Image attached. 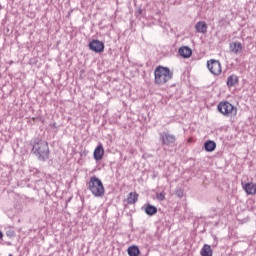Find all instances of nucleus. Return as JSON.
Here are the masks:
<instances>
[{
  "label": "nucleus",
  "mask_w": 256,
  "mask_h": 256,
  "mask_svg": "<svg viewBox=\"0 0 256 256\" xmlns=\"http://www.w3.org/2000/svg\"><path fill=\"white\" fill-rule=\"evenodd\" d=\"M31 153L37 157L38 161L45 163L49 159V144L46 141L38 140L32 144Z\"/></svg>",
  "instance_id": "nucleus-1"
},
{
  "label": "nucleus",
  "mask_w": 256,
  "mask_h": 256,
  "mask_svg": "<svg viewBox=\"0 0 256 256\" xmlns=\"http://www.w3.org/2000/svg\"><path fill=\"white\" fill-rule=\"evenodd\" d=\"M173 79V72L169 67L158 66L154 70V83L155 85H165L168 81Z\"/></svg>",
  "instance_id": "nucleus-2"
},
{
  "label": "nucleus",
  "mask_w": 256,
  "mask_h": 256,
  "mask_svg": "<svg viewBox=\"0 0 256 256\" xmlns=\"http://www.w3.org/2000/svg\"><path fill=\"white\" fill-rule=\"evenodd\" d=\"M87 189H89L94 197H103L105 195L103 182L97 176L90 178V181L87 183Z\"/></svg>",
  "instance_id": "nucleus-3"
},
{
  "label": "nucleus",
  "mask_w": 256,
  "mask_h": 256,
  "mask_svg": "<svg viewBox=\"0 0 256 256\" xmlns=\"http://www.w3.org/2000/svg\"><path fill=\"white\" fill-rule=\"evenodd\" d=\"M217 109L224 117H231V115H237V108L228 101L220 102Z\"/></svg>",
  "instance_id": "nucleus-4"
},
{
  "label": "nucleus",
  "mask_w": 256,
  "mask_h": 256,
  "mask_svg": "<svg viewBox=\"0 0 256 256\" xmlns=\"http://www.w3.org/2000/svg\"><path fill=\"white\" fill-rule=\"evenodd\" d=\"M159 141L164 147H175L177 143V137L169 132H160Z\"/></svg>",
  "instance_id": "nucleus-5"
},
{
  "label": "nucleus",
  "mask_w": 256,
  "mask_h": 256,
  "mask_svg": "<svg viewBox=\"0 0 256 256\" xmlns=\"http://www.w3.org/2000/svg\"><path fill=\"white\" fill-rule=\"evenodd\" d=\"M207 69L212 75H221V62L215 59L208 60Z\"/></svg>",
  "instance_id": "nucleus-6"
},
{
  "label": "nucleus",
  "mask_w": 256,
  "mask_h": 256,
  "mask_svg": "<svg viewBox=\"0 0 256 256\" xmlns=\"http://www.w3.org/2000/svg\"><path fill=\"white\" fill-rule=\"evenodd\" d=\"M88 47L90 51H94V53H103L105 50V44L102 41L99 40H92Z\"/></svg>",
  "instance_id": "nucleus-7"
},
{
  "label": "nucleus",
  "mask_w": 256,
  "mask_h": 256,
  "mask_svg": "<svg viewBox=\"0 0 256 256\" xmlns=\"http://www.w3.org/2000/svg\"><path fill=\"white\" fill-rule=\"evenodd\" d=\"M229 51L233 55H239V53H243V44L239 41L231 42L229 44Z\"/></svg>",
  "instance_id": "nucleus-8"
},
{
  "label": "nucleus",
  "mask_w": 256,
  "mask_h": 256,
  "mask_svg": "<svg viewBox=\"0 0 256 256\" xmlns=\"http://www.w3.org/2000/svg\"><path fill=\"white\" fill-rule=\"evenodd\" d=\"M105 155V149L103 148V144H99L93 152V157L95 161H101L103 159V156Z\"/></svg>",
  "instance_id": "nucleus-9"
},
{
  "label": "nucleus",
  "mask_w": 256,
  "mask_h": 256,
  "mask_svg": "<svg viewBox=\"0 0 256 256\" xmlns=\"http://www.w3.org/2000/svg\"><path fill=\"white\" fill-rule=\"evenodd\" d=\"M178 53L181 57H184V59H189V57L193 55V50L188 46H183L179 48Z\"/></svg>",
  "instance_id": "nucleus-10"
},
{
  "label": "nucleus",
  "mask_w": 256,
  "mask_h": 256,
  "mask_svg": "<svg viewBox=\"0 0 256 256\" xmlns=\"http://www.w3.org/2000/svg\"><path fill=\"white\" fill-rule=\"evenodd\" d=\"M227 87H237L239 85V76L232 74L228 76L227 81H226Z\"/></svg>",
  "instance_id": "nucleus-11"
},
{
  "label": "nucleus",
  "mask_w": 256,
  "mask_h": 256,
  "mask_svg": "<svg viewBox=\"0 0 256 256\" xmlns=\"http://www.w3.org/2000/svg\"><path fill=\"white\" fill-rule=\"evenodd\" d=\"M244 191L247 195H256V184L253 182H248L243 186Z\"/></svg>",
  "instance_id": "nucleus-12"
},
{
  "label": "nucleus",
  "mask_w": 256,
  "mask_h": 256,
  "mask_svg": "<svg viewBox=\"0 0 256 256\" xmlns=\"http://www.w3.org/2000/svg\"><path fill=\"white\" fill-rule=\"evenodd\" d=\"M195 29L197 33H202L203 35H205V33H207V23H205L204 21H199L196 23L195 25Z\"/></svg>",
  "instance_id": "nucleus-13"
},
{
  "label": "nucleus",
  "mask_w": 256,
  "mask_h": 256,
  "mask_svg": "<svg viewBox=\"0 0 256 256\" xmlns=\"http://www.w3.org/2000/svg\"><path fill=\"white\" fill-rule=\"evenodd\" d=\"M204 148L208 153H213V151L217 149V143H215V141L208 140L204 143Z\"/></svg>",
  "instance_id": "nucleus-14"
},
{
  "label": "nucleus",
  "mask_w": 256,
  "mask_h": 256,
  "mask_svg": "<svg viewBox=\"0 0 256 256\" xmlns=\"http://www.w3.org/2000/svg\"><path fill=\"white\" fill-rule=\"evenodd\" d=\"M137 201H139V194H137L136 192H130L127 197V204L135 205Z\"/></svg>",
  "instance_id": "nucleus-15"
},
{
  "label": "nucleus",
  "mask_w": 256,
  "mask_h": 256,
  "mask_svg": "<svg viewBox=\"0 0 256 256\" xmlns=\"http://www.w3.org/2000/svg\"><path fill=\"white\" fill-rule=\"evenodd\" d=\"M144 212L146 215H149V217H153V215H157V208L154 205L148 204Z\"/></svg>",
  "instance_id": "nucleus-16"
},
{
  "label": "nucleus",
  "mask_w": 256,
  "mask_h": 256,
  "mask_svg": "<svg viewBox=\"0 0 256 256\" xmlns=\"http://www.w3.org/2000/svg\"><path fill=\"white\" fill-rule=\"evenodd\" d=\"M201 256H213V250L209 244H205L200 251Z\"/></svg>",
  "instance_id": "nucleus-17"
},
{
  "label": "nucleus",
  "mask_w": 256,
  "mask_h": 256,
  "mask_svg": "<svg viewBox=\"0 0 256 256\" xmlns=\"http://www.w3.org/2000/svg\"><path fill=\"white\" fill-rule=\"evenodd\" d=\"M127 253L129 256H139L141 254V250L136 245L130 246L127 249Z\"/></svg>",
  "instance_id": "nucleus-18"
},
{
  "label": "nucleus",
  "mask_w": 256,
  "mask_h": 256,
  "mask_svg": "<svg viewBox=\"0 0 256 256\" xmlns=\"http://www.w3.org/2000/svg\"><path fill=\"white\" fill-rule=\"evenodd\" d=\"M156 199H157L158 201H164V200H165V193H164V192L157 193V194H156Z\"/></svg>",
  "instance_id": "nucleus-19"
},
{
  "label": "nucleus",
  "mask_w": 256,
  "mask_h": 256,
  "mask_svg": "<svg viewBox=\"0 0 256 256\" xmlns=\"http://www.w3.org/2000/svg\"><path fill=\"white\" fill-rule=\"evenodd\" d=\"M176 194L178 195V197H183L184 192H183V190H179L176 192Z\"/></svg>",
  "instance_id": "nucleus-20"
},
{
  "label": "nucleus",
  "mask_w": 256,
  "mask_h": 256,
  "mask_svg": "<svg viewBox=\"0 0 256 256\" xmlns=\"http://www.w3.org/2000/svg\"><path fill=\"white\" fill-rule=\"evenodd\" d=\"M137 15H143V9L139 8L137 11H136Z\"/></svg>",
  "instance_id": "nucleus-21"
},
{
  "label": "nucleus",
  "mask_w": 256,
  "mask_h": 256,
  "mask_svg": "<svg viewBox=\"0 0 256 256\" xmlns=\"http://www.w3.org/2000/svg\"><path fill=\"white\" fill-rule=\"evenodd\" d=\"M0 239H3V232L0 231Z\"/></svg>",
  "instance_id": "nucleus-22"
},
{
  "label": "nucleus",
  "mask_w": 256,
  "mask_h": 256,
  "mask_svg": "<svg viewBox=\"0 0 256 256\" xmlns=\"http://www.w3.org/2000/svg\"><path fill=\"white\" fill-rule=\"evenodd\" d=\"M9 256H13V254H9Z\"/></svg>",
  "instance_id": "nucleus-23"
}]
</instances>
